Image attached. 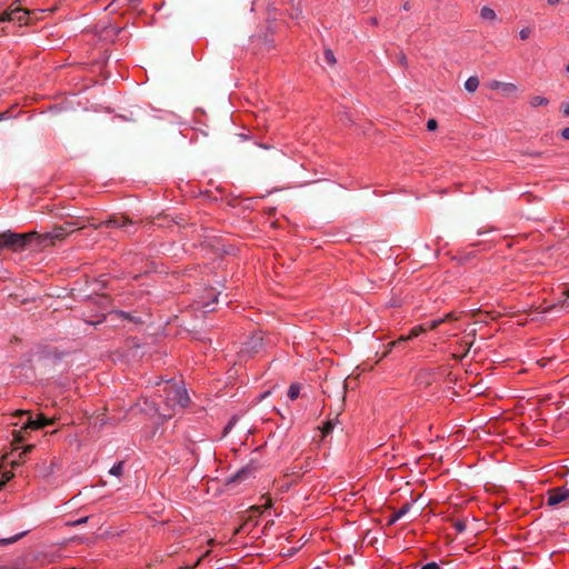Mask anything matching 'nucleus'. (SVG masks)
<instances>
[{"mask_svg":"<svg viewBox=\"0 0 569 569\" xmlns=\"http://www.w3.org/2000/svg\"><path fill=\"white\" fill-rule=\"evenodd\" d=\"M1 234V249H10L12 251H22L36 240L38 232L31 231L27 233H16L10 230L0 232Z\"/></svg>","mask_w":569,"mask_h":569,"instance_id":"nucleus-1","label":"nucleus"},{"mask_svg":"<svg viewBox=\"0 0 569 569\" xmlns=\"http://www.w3.org/2000/svg\"><path fill=\"white\" fill-rule=\"evenodd\" d=\"M166 406L176 409H183L188 406L190 398L182 385L173 381H167L163 388Z\"/></svg>","mask_w":569,"mask_h":569,"instance_id":"nucleus-2","label":"nucleus"},{"mask_svg":"<svg viewBox=\"0 0 569 569\" xmlns=\"http://www.w3.org/2000/svg\"><path fill=\"white\" fill-rule=\"evenodd\" d=\"M16 415L17 416H23V415L28 416V419L22 425L21 429L19 431H13L14 441H17V442L22 441V437H21L22 431H26L28 429L39 430V429H42L47 426H51L54 423L53 418H47L43 413L37 415V417L34 419L32 418L30 411L18 410L16 412Z\"/></svg>","mask_w":569,"mask_h":569,"instance_id":"nucleus-3","label":"nucleus"},{"mask_svg":"<svg viewBox=\"0 0 569 569\" xmlns=\"http://www.w3.org/2000/svg\"><path fill=\"white\" fill-rule=\"evenodd\" d=\"M30 11L21 7H14L11 4L7 10L0 14V23L3 22H17L19 26L28 24Z\"/></svg>","mask_w":569,"mask_h":569,"instance_id":"nucleus-4","label":"nucleus"},{"mask_svg":"<svg viewBox=\"0 0 569 569\" xmlns=\"http://www.w3.org/2000/svg\"><path fill=\"white\" fill-rule=\"evenodd\" d=\"M92 226L94 227V229H98L100 227H113L122 229L128 234L133 233V231L131 230L133 221L126 214H112L108 220L102 221L99 224Z\"/></svg>","mask_w":569,"mask_h":569,"instance_id":"nucleus-5","label":"nucleus"},{"mask_svg":"<svg viewBox=\"0 0 569 569\" xmlns=\"http://www.w3.org/2000/svg\"><path fill=\"white\" fill-rule=\"evenodd\" d=\"M68 236L66 227L56 226L52 231L39 234L36 237L38 246L43 248L54 244L56 241H61Z\"/></svg>","mask_w":569,"mask_h":569,"instance_id":"nucleus-6","label":"nucleus"},{"mask_svg":"<svg viewBox=\"0 0 569 569\" xmlns=\"http://www.w3.org/2000/svg\"><path fill=\"white\" fill-rule=\"evenodd\" d=\"M262 349V337L259 335L251 336L242 346L241 355L251 357Z\"/></svg>","mask_w":569,"mask_h":569,"instance_id":"nucleus-7","label":"nucleus"},{"mask_svg":"<svg viewBox=\"0 0 569 569\" xmlns=\"http://www.w3.org/2000/svg\"><path fill=\"white\" fill-rule=\"evenodd\" d=\"M569 498V489L566 487H557L549 489L547 492V505L548 506H557L560 502L565 501Z\"/></svg>","mask_w":569,"mask_h":569,"instance_id":"nucleus-8","label":"nucleus"},{"mask_svg":"<svg viewBox=\"0 0 569 569\" xmlns=\"http://www.w3.org/2000/svg\"><path fill=\"white\" fill-rule=\"evenodd\" d=\"M426 330H427V328L423 326H418V327L412 328L407 337L402 336L398 340L388 343L387 350L383 352L381 358L386 357L392 350L393 347L400 345L401 342H405V341H408V340H411V339L418 337L421 332H425Z\"/></svg>","mask_w":569,"mask_h":569,"instance_id":"nucleus-9","label":"nucleus"},{"mask_svg":"<svg viewBox=\"0 0 569 569\" xmlns=\"http://www.w3.org/2000/svg\"><path fill=\"white\" fill-rule=\"evenodd\" d=\"M252 473V468L247 466L240 470H238L228 481V483H231V482H241L243 480H246L247 478H249Z\"/></svg>","mask_w":569,"mask_h":569,"instance_id":"nucleus-10","label":"nucleus"},{"mask_svg":"<svg viewBox=\"0 0 569 569\" xmlns=\"http://www.w3.org/2000/svg\"><path fill=\"white\" fill-rule=\"evenodd\" d=\"M33 449V446L32 445H28L26 447H23V449L21 451L18 452V456L17 458L12 459L10 461V463L12 465V467H17V466H20L21 462H22V459L24 456H27L29 452H31Z\"/></svg>","mask_w":569,"mask_h":569,"instance_id":"nucleus-11","label":"nucleus"},{"mask_svg":"<svg viewBox=\"0 0 569 569\" xmlns=\"http://www.w3.org/2000/svg\"><path fill=\"white\" fill-rule=\"evenodd\" d=\"M411 505L405 503L397 512H395L388 520V525H393L398 519L402 518L410 510Z\"/></svg>","mask_w":569,"mask_h":569,"instance_id":"nucleus-12","label":"nucleus"},{"mask_svg":"<svg viewBox=\"0 0 569 569\" xmlns=\"http://www.w3.org/2000/svg\"><path fill=\"white\" fill-rule=\"evenodd\" d=\"M479 87L478 77H469L465 82V88L469 92H475Z\"/></svg>","mask_w":569,"mask_h":569,"instance_id":"nucleus-13","label":"nucleus"},{"mask_svg":"<svg viewBox=\"0 0 569 569\" xmlns=\"http://www.w3.org/2000/svg\"><path fill=\"white\" fill-rule=\"evenodd\" d=\"M516 91H517V87L513 83L503 82V84L501 86V89H500L501 94L505 97H509V96L513 94Z\"/></svg>","mask_w":569,"mask_h":569,"instance_id":"nucleus-14","label":"nucleus"},{"mask_svg":"<svg viewBox=\"0 0 569 569\" xmlns=\"http://www.w3.org/2000/svg\"><path fill=\"white\" fill-rule=\"evenodd\" d=\"M480 17L486 20H495L496 12L489 7H482L480 10Z\"/></svg>","mask_w":569,"mask_h":569,"instance_id":"nucleus-15","label":"nucleus"},{"mask_svg":"<svg viewBox=\"0 0 569 569\" xmlns=\"http://www.w3.org/2000/svg\"><path fill=\"white\" fill-rule=\"evenodd\" d=\"M299 393H300V385H298V383H292V385L289 387V390H288V397H289L291 400H296V399L299 397Z\"/></svg>","mask_w":569,"mask_h":569,"instance_id":"nucleus-16","label":"nucleus"},{"mask_svg":"<svg viewBox=\"0 0 569 569\" xmlns=\"http://www.w3.org/2000/svg\"><path fill=\"white\" fill-rule=\"evenodd\" d=\"M549 103V100L545 97L535 96L530 100V104L532 107H539V106H547Z\"/></svg>","mask_w":569,"mask_h":569,"instance_id":"nucleus-17","label":"nucleus"},{"mask_svg":"<svg viewBox=\"0 0 569 569\" xmlns=\"http://www.w3.org/2000/svg\"><path fill=\"white\" fill-rule=\"evenodd\" d=\"M123 466H124V462L119 461L109 470V473L112 476H116V477H120L123 472Z\"/></svg>","mask_w":569,"mask_h":569,"instance_id":"nucleus-18","label":"nucleus"},{"mask_svg":"<svg viewBox=\"0 0 569 569\" xmlns=\"http://www.w3.org/2000/svg\"><path fill=\"white\" fill-rule=\"evenodd\" d=\"M61 227H66L67 228V231H68V234L72 233L76 229L80 230L82 229L84 226H80L78 224L77 222L74 221H67L64 222V224H62Z\"/></svg>","mask_w":569,"mask_h":569,"instance_id":"nucleus-19","label":"nucleus"},{"mask_svg":"<svg viewBox=\"0 0 569 569\" xmlns=\"http://www.w3.org/2000/svg\"><path fill=\"white\" fill-rule=\"evenodd\" d=\"M323 58L327 63L333 66L336 63V58L333 52L330 49H326L323 52Z\"/></svg>","mask_w":569,"mask_h":569,"instance_id":"nucleus-20","label":"nucleus"},{"mask_svg":"<svg viewBox=\"0 0 569 569\" xmlns=\"http://www.w3.org/2000/svg\"><path fill=\"white\" fill-rule=\"evenodd\" d=\"M13 477L11 471H0V488Z\"/></svg>","mask_w":569,"mask_h":569,"instance_id":"nucleus-21","label":"nucleus"},{"mask_svg":"<svg viewBox=\"0 0 569 569\" xmlns=\"http://www.w3.org/2000/svg\"><path fill=\"white\" fill-rule=\"evenodd\" d=\"M23 536H24V532L16 535V536H13L11 538H8V539H0V546L8 545V543H13V542L18 541Z\"/></svg>","mask_w":569,"mask_h":569,"instance_id":"nucleus-22","label":"nucleus"},{"mask_svg":"<svg viewBox=\"0 0 569 569\" xmlns=\"http://www.w3.org/2000/svg\"><path fill=\"white\" fill-rule=\"evenodd\" d=\"M333 430V423L331 420L327 421L322 428V435L327 436Z\"/></svg>","mask_w":569,"mask_h":569,"instance_id":"nucleus-23","label":"nucleus"},{"mask_svg":"<svg viewBox=\"0 0 569 569\" xmlns=\"http://www.w3.org/2000/svg\"><path fill=\"white\" fill-rule=\"evenodd\" d=\"M443 322H445V319H440V318H439V319H436V320H432V321L429 323L428 328H429L430 330H435V329H437V328H438L441 323H443Z\"/></svg>","mask_w":569,"mask_h":569,"instance_id":"nucleus-24","label":"nucleus"},{"mask_svg":"<svg viewBox=\"0 0 569 569\" xmlns=\"http://www.w3.org/2000/svg\"><path fill=\"white\" fill-rule=\"evenodd\" d=\"M531 30L529 28H523L520 30L519 36L521 40H527L530 37Z\"/></svg>","mask_w":569,"mask_h":569,"instance_id":"nucleus-25","label":"nucleus"},{"mask_svg":"<svg viewBox=\"0 0 569 569\" xmlns=\"http://www.w3.org/2000/svg\"><path fill=\"white\" fill-rule=\"evenodd\" d=\"M210 553V551H206L192 566H187V567H182L180 569H191V568H196L197 566H199V563L201 562V560L207 557L208 555Z\"/></svg>","mask_w":569,"mask_h":569,"instance_id":"nucleus-26","label":"nucleus"},{"mask_svg":"<svg viewBox=\"0 0 569 569\" xmlns=\"http://www.w3.org/2000/svg\"><path fill=\"white\" fill-rule=\"evenodd\" d=\"M437 127H438V123H437V120H436V119H429V120L427 121V129H428L429 131H433V130H436V129H437Z\"/></svg>","mask_w":569,"mask_h":569,"instance_id":"nucleus-27","label":"nucleus"},{"mask_svg":"<svg viewBox=\"0 0 569 569\" xmlns=\"http://www.w3.org/2000/svg\"><path fill=\"white\" fill-rule=\"evenodd\" d=\"M420 569H440V567L436 562H428L427 565L422 566Z\"/></svg>","mask_w":569,"mask_h":569,"instance_id":"nucleus-28","label":"nucleus"},{"mask_svg":"<svg viewBox=\"0 0 569 569\" xmlns=\"http://www.w3.org/2000/svg\"><path fill=\"white\" fill-rule=\"evenodd\" d=\"M503 84V82H500V81H493L491 82L490 84V89L492 90H499L501 89V86Z\"/></svg>","mask_w":569,"mask_h":569,"instance_id":"nucleus-29","label":"nucleus"},{"mask_svg":"<svg viewBox=\"0 0 569 569\" xmlns=\"http://www.w3.org/2000/svg\"><path fill=\"white\" fill-rule=\"evenodd\" d=\"M455 528L457 529V531L462 532L466 529V526L462 521H457L455 523Z\"/></svg>","mask_w":569,"mask_h":569,"instance_id":"nucleus-30","label":"nucleus"},{"mask_svg":"<svg viewBox=\"0 0 569 569\" xmlns=\"http://www.w3.org/2000/svg\"><path fill=\"white\" fill-rule=\"evenodd\" d=\"M89 517H83V518H80L73 522H71L70 525L72 526H78V525H82V523H86L88 521Z\"/></svg>","mask_w":569,"mask_h":569,"instance_id":"nucleus-31","label":"nucleus"},{"mask_svg":"<svg viewBox=\"0 0 569 569\" xmlns=\"http://www.w3.org/2000/svg\"><path fill=\"white\" fill-rule=\"evenodd\" d=\"M236 423V418H232L228 425L224 427V433H227L231 428L232 426Z\"/></svg>","mask_w":569,"mask_h":569,"instance_id":"nucleus-32","label":"nucleus"},{"mask_svg":"<svg viewBox=\"0 0 569 569\" xmlns=\"http://www.w3.org/2000/svg\"><path fill=\"white\" fill-rule=\"evenodd\" d=\"M561 109L566 116H569V103H562Z\"/></svg>","mask_w":569,"mask_h":569,"instance_id":"nucleus-33","label":"nucleus"},{"mask_svg":"<svg viewBox=\"0 0 569 569\" xmlns=\"http://www.w3.org/2000/svg\"><path fill=\"white\" fill-rule=\"evenodd\" d=\"M561 136L562 138H565L566 140H569V127L568 128H565L561 132Z\"/></svg>","mask_w":569,"mask_h":569,"instance_id":"nucleus-34","label":"nucleus"},{"mask_svg":"<svg viewBox=\"0 0 569 569\" xmlns=\"http://www.w3.org/2000/svg\"><path fill=\"white\" fill-rule=\"evenodd\" d=\"M403 10H410L411 9V4L409 1L405 2L403 6H402Z\"/></svg>","mask_w":569,"mask_h":569,"instance_id":"nucleus-35","label":"nucleus"},{"mask_svg":"<svg viewBox=\"0 0 569 569\" xmlns=\"http://www.w3.org/2000/svg\"><path fill=\"white\" fill-rule=\"evenodd\" d=\"M547 3H548L549 6H556V4H558V3H559V0H547Z\"/></svg>","mask_w":569,"mask_h":569,"instance_id":"nucleus-36","label":"nucleus"},{"mask_svg":"<svg viewBox=\"0 0 569 569\" xmlns=\"http://www.w3.org/2000/svg\"><path fill=\"white\" fill-rule=\"evenodd\" d=\"M269 507H271V499L267 498L266 503L263 505V508H269Z\"/></svg>","mask_w":569,"mask_h":569,"instance_id":"nucleus-37","label":"nucleus"},{"mask_svg":"<svg viewBox=\"0 0 569 569\" xmlns=\"http://www.w3.org/2000/svg\"><path fill=\"white\" fill-rule=\"evenodd\" d=\"M471 346H472V342L468 343V349H467V351L465 352V356L469 352V350L471 349Z\"/></svg>","mask_w":569,"mask_h":569,"instance_id":"nucleus-38","label":"nucleus"},{"mask_svg":"<svg viewBox=\"0 0 569 569\" xmlns=\"http://www.w3.org/2000/svg\"><path fill=\"white\" fill-rule=\"evenodd\" d=\"M451 318V313H448L446 317H443L442 319H445V321L449 320Z\"/></svg>","mask_w":569,"mask_h":569,"instance_id":"nucleus-39","label":"nucleus"},{"mask_svg":"<svg viewBox=\"0 0 569 569\" xmlns=\"http://www.w3.org/2000/svg\"><path fill=\"white\" fill-rule=\"evenodd\" d=\"M16 452H18V448L13 449V450L11 451V453H10V455H11V456H14V455H16Z\"/></svg>","mask_w":569,"mask_h":569,"instance_id":"nucleus-40","label":"nucleus"},{"mask_svg":"<svg viewBox=\"0 0 569 569\" xmlns=\"http://www.w3.org/2000/svg\"><path fill=\"white\" fill-rule=\"evenodd\" d=\"M120 315H121L122 317L129 318V317H128V315H127L124 311H121V312H120Z\"/></svg>","mask_w":569,"mask_h":569,"instance_id":"nucleus-41","label":"nucleus"},{"mask_svg":"<svg viewBox=\"0 0 569 569\" xmlns=\"http://www.w3.org/2000/svg\"><path fill=\"white\" fill-rule=\"evenodd\" d=\"M400 62L406 63V57H401Z\"/></svg>","mask_w":569,"mask_h":569,"instance_id":"nucleus-42","label":"nucleus"},{"mask_svg":"<svg viewBox=\"0 0 569 569\" xmlns=\"http://www.w3.org/2000/svg\"><path fill=\"white\" fill-rule=\"evenodd\" d=\"M563 295H565L566 297H569V289H568V290H566V291H563Z\"/></svg>","mask_w":569,"mask_h":569,"instance_id":"nucleus-43","label":"nucleus"},{"mask_svg":"<svg viewBox=\"0 0 569 569\" xmlns=\"http://www.w3.org/2000/svg\"><path fill=\"white\" fill-rule=\"evenodd\" d=\"M371 22H372V24H376V23H377L376 18H372V19H371Z\"/></svg>","mask_w":569,"mask_h":569,"instance_id":"nucleus-44","label":"nucleus"},{"mask_svg":"<svg viewBox=\"0 0 569 569\" xmlns=\"http://www.w3.org/2000/svg\"><path fill=\"white\" fill-rule=\"evenodd\" d=\"M240 532V528L236 529L234 530V535L239 533Z\"/></svg>","mask_w":569,"mask_h":569,"instance_id":"nucleus-45","label":"nucleus"},{"mask_svg":"<svg viewBox=\"0 0 569 569\" xmlns=\"http://www.w3.org/2000/svg\"><path fill=\"white\" fill-rule=\"evenodd\" d=\"M4 32V28H1L0 29V34Z\"/></svg>","mask_w":569,"mask_h":569,"instance_id":"nucleus-46","label":"nucleus"},{"mask_svg":"<svg viewBox=\"0 0 569 569\" xmlns=\"http://www.w3.org/2000/svg\"><path fill=\"white\" fill-rule=\"evenodd\" d=\"M4 117V113H0V120L3 119Z\"/></svg>","mask_w":569,"mask_h":569,"instance_id":"nucleus-47","label":"nucleus"},{"mask_svg":"<svg viewBox=\"0 0 569 569\" xmlns=\"http://www.w3.org/2000/svg\"><path fill=\"white\" fill-rule=\"evenodd\" d=\"M10 569H19V567H12V568H10Z\"/></svg>","mask_w":569,"mask_h":569,"instance_id":"nucleus-48","label":"nucleus"},{"mask_svg":"<svg viewBox=\"0 0 569 569\" xmlns=\"http://www.w3.org/2000/svg\"><path fill=\"white\" fill-rule=\"evenodd\" d=\"M567 71L569 72V64L567 66Z\"/></svg>","mask_w":569,"mask_h":569,"instance_id":"nucleus-49","label":"nucleus"}]
</instances>
